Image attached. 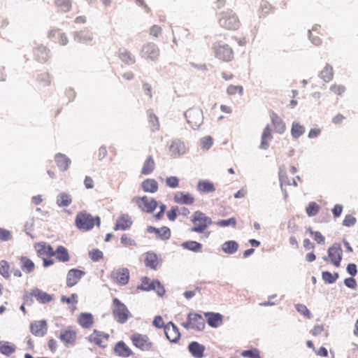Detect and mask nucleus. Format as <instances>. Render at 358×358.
<instances>
[{
	"label": "nucleus",
	"mask_w": 358,
	"mask_h": 358,
	"mask_svg": "<svg viewBox=\"0 0 358 358\" xmlns=\"http://www.w3.org/2000/svg\"><path fill=\"white\" fill-rule=\"evenodd\" d=\"M119 57L126 64L130 65L135 63V57L126 49L120 50Z\"/></svg>",
	"instance_id": "40"
},
{
	"label": "nucleus",
	"mask_w": 358,
	"mask_h": 358,
	"mask_svg": "<svg viewBox=\"0 0 358 358\" xmlns=\"http://www.w3.org/2000/svg\"><path fill=\"white\" fill-rule=\"evenodd\" d=\"M85 274V271L79 269L69 270L66 275V286L69 287L75 286Z\"/></svg>",
	"instance_id": "16"
},
{
	"label": "nucleus",
	"mask_w": 358,
	"mask_h": 358,
	"mask_svg": "<svg viewBox=\"0 0 358 358\" xmlns=\"http://www.w3.org/2000/svg\"><path fill=\"white\" fill-rule=\"evenodd\" d=\"M144 264L147 268L157 270L161 264V260L155 253L148 252L144 254Z\"/></svg>",
	"instance_id": "17"
},
{
	"label": "nucleus",
	"mask_w": 358,
	"mask_h": 358,
	"mask_svg": "<svg viewBox=\"0 0 358 358\" xmlns=\"http://www.w3.org/2000/svg\"><path fill=\"white\" fill-rule=\"evenodd\" d=\"M134 201L142 211L145 213H152L158 206L155 199L147 196L136 197Z\"/></svg>",
	"instance_id": "10"
},
{
	"label": "nucleus",
	"mask_w": 358,
	"mask_h": 358,
	"mask_svg": "<svg viewBox=\"0 0 358 358\" xmlns=\"http://www.w3.org/2000/svg\"><path fill=\"white\" fill-rule=\"evenodd\" d=\"M31 332L36 336H43L46 331V322L45 321H36L31 324Z\"/></svg>",
	"instance_id": "27"
},
{
	"label": "nucleus",
	"mask_w": 358,
	"mask_h": 358,
	"mask_svg": "<svg viewBox=\"0 0 358 358\" xmlns=\"http://www.w3.org/2000/svg\"><path fill=\"white\" fill-rule=\"evenodd\" d=\"M338 275L337 273H335L332 275L329 271H324L322 273V278L324 281L328 282L329 283H333L338 278Z\"/></svg>",
	"instance_id": "61"
},
{
	"label": "nucleus",
	"mask_w": 358,
	"mask_h": 358,
	"mask_svg": "<svg viewBox=\"0 0 358 358\" xmlns=\"http://www.w3.org/2000/svg\"><path fill=\"white\" fill-rule=\"evenodd\" d=\"M207 322L211 327H218L222 323L223 317L220 313H205Z\"/></svg>",
	"instance_id": "26"
},
{
	"label": "nucleus",
	"mask_w": 358,
	"mask_h": 358,
	"mask_svg": "<svg viewBox=\"0 0 358 358\" xmlns=\"http://www.w3.org/2000/svg\"><path fill=\"white\" fill-rule=\"evenodd\" d=\"M213 141L210 136H206L201 141V147L202 149L208 150L213 145Z\"/></svg>",
	"instance_id": "64"
},
{
	"label": "nucleus",
	"mask_w": 358,
	"mask_h": 358,
	"mask_svg": "<svg viewBox=\"0 0 358 358\" xmlns=\"http://www.w3.org/2000/svg\"><path fill=\"white\" fill-rule=\"evenodd\" d=\"M217 58L224 62L231 61L234 57V52L229 45L221 41L216 42L212 48Z\"/></svg>",
	"instance_id": "5"
},
{
	"label": "nucleus",
	"mask_w": 358,
	"mask_h": 358,
	"mask_svg": "<svg viewBox=\"0 0 358 358\" xmlns=\"http://www.w3.org/2000/svg\"><path fill=\"white\" fill-rule=\"evenodd\" d=\"M320 76L325 82H329L334 77V70L332 66L327 64L322 70Z\"/></svg>",
	"instance_id": "48"
},
{
	"label": "nucleus",
	"mask_w": 358,
	"mask_h": 358,
	"mask_svg": "<svg viewBox=\"0 0 358 358\" xmlns=\"http://www.w3.org/2000/svg\"><path fill=\"white\" fill-rule=\"evenodd\" d=\"M100 224L101 219L99 216H92L86 210L78 213L75 218V225L79 230L83 231H90L94 226L99 227Z\"/></svg>",
	"instance_id": "1"
},
{
	"label": "nucleus",
	"mask_w": 358,
	"mask_h": 358,
	"mask_svg": "<svg viewBox=\"0 0 358 358\" xmlns=\"http://www.w3.org/2000/svg\"><path fill=\"white\" fill-rule=\"evenodd\" d=\"M157 235L162 240H167L171 237V230L167 227H162L159 229Z\"/></svg>",
	"instance_id": "57"
},
{
	"label": "nucleus",
	"mask_w": 358,
	"mask_h": 358,
	"mask_svg": "<svg viewBox=\"0 0 358 358\" xmlns=\"http://www.w3.org/2000/svg\"><path fill=\"white\" fill-rule=\"evenodd\" d=\"M120 241L122 245L124 247H134L136 245L135 240L127 234L122 235Z\"/></svg>",
	"instance_id": "51"
},
{
	"label": "nucleus",
	"mask_w": 358,
	"mask_h": 358,
	"mask_svg": "<svg viewBox=\"0 0 358 358\" xmlns=\"http://www.w3.org/2000/svg\"><path fill=\"white\" fill-rule=\"evenodd\" d=\"M34 248L36 250V254L38 257H43L44 256H54L53 248L50 245H47L44 242L35 244Z\"/></svg>",
	"instance_id": "21"
},
{
	"label": "nucleus",
	"mask_w": 358,
	"mask_h": 358,
	"mask_svg": "<svg viewBox=\"0 0 358 358\" xmlns=\"http://www.w3.org/2000/svg\"><path fill=\"white\" fill-rule=\"evenodd\" d=\"M115 354L121 357H129L133 355L131 349L124 341H118L114 347Z\"/></svg>",
	"instance_id": "20"
},
{
	"label": "nucleus",
	"mask_w": 358,
	"mask_h": 358,
	"mask_svg": "<svg viewBox=\"0 0 358 358\" xmlns=\"http://www.w3.org/2000/svg\"><path fill=\"white\" fill-rule=\"evenodd\" d=\"M55 160L57 166L62 171H66L71 164L70 159L62 153L57 154Z\"/></svg>",
	"instance_id": "29"
},
{
	"label": "nucleus",
	"mask_w": 358,
	"mask_h": 358,
	"mask_svg": "<svg viewBox=\"0 0 358 358\" xmlns=\"http://www.w3.org/2000/svg\"><path fill=\"white\" fill-rule=\"evenodd\" d=\"M130 339L133 345L143 351H149L152 348V343L147 335L139 333L133 334Z\"/></svg>",
	"instance_id": "9"
},
{
	"label": "nucleus",
	"mask_w": 358,
	"mask_h": 358,
	"mask_svg": "<svg viewBox=\"0 0 358 358\" xmlns=\"http://www.w3.org/2000/svg\"><path fill=\"white\" fill-rule=\"evenodd\" d=\"M197 189L201 193H210L215 190L214 184L208 180H200L197 184Z\"/></svg>",
	"instance_id": "38"
},
{
	"label": "nucleus",
	"mask_w": 358,
	"mask_h": 358,
	"mask_svg": "<svg viewBox=\"0 0 358 358\" xmlns=\"http://www.w3.org/2000/svg\"><path fill=\"white\" fill-rule=\"evenodd\" d=\"M155 168V163L152 156H149L144 162L141 173L143 175H149L153 172Z\"/></svg>",
	"instance_id": "37"
},
{
	"label": "nucleus",
	"mask_w": 358,
	"mask_h": 358,
	"mask_svg": "<svg viewBox=\"0 0 358 358\" xmlns=\"http://www.w3.org/2000/svg\"><path fill=\"white\" fill-rule=\"evenodd\" d=\"M273 138L271 134V129L269 125H267L263 131L262 134V141L260 148L266 150L269 146V141Z\"/></svg>",
	"instance_id": "34"
},
{
	"label": "nucleus",
	"mask_w": 358,
	"mask_h": 358,
	"mask_svg": "<svg viewBox=\"0 0 358 358\" xmlns=\"http://www.w3.org/2000/svg\"><path fill=\"white\" fill-rule=\"evenodd\" d=\"M131 224L132 220L131 217L128 215L124 214L117 217L114 230H126L129 229Z\"/></svg>",
	"instance_id": "22"
},
{
	"label": "nucleus",
	"mask_w": 358,
	"mask_h": 358,
	"mask_svg": "<svg viewBox=\"0 0 358 358\" xmlns=\"http://www.w3.org/2000/svg\"><path fill=\"white\" fill-rule=\"evenodd\" d=\"M89 257L93 262H97L103 257V254L99 249H93L89 252Z\"/></svg>",
	"instance_id": "56"
},
{
	"label": "nucleus",
	"mask_w": 358,
	"mask_h": 358,
	"mask_svg": "<svg viewBox=\"0 0 358 358\" xmlns=\"http://www.w3.org/2000/svg\"><path fill=\"white\" fill-rule=\"evenodd\" d=\"M21 269L26 273H31L35 269V264L34 262L26 256L19 257Z\"/></svg>",
	"instance_id": "28"
},
{
	"label": "nucleus",
	"mask_w": 358,
	"mask_h": 358,
	"mask_svg": "<svg viewBox=\"0 0 358 358\" xmlns=\"http://www.w3.org/2000/svg\"><path fill=\"white\" fill-rule=\"evenodd\" d=\"M53 253L59 262H67L70 260L68 250L62 245L57 247L56 250L53 251Z\"/></svg>",
	"instance_id": "36"
},
{
	"label": "nucleus",
	"mask_w": 358,
	"mask_h": 358,
	"mask_svg": "<svg viewBox=\"0 0 358 358\" xmlns=\"http://www.w3.org/2000/svg\"><path fill=\"white\" fill-rule=\"evenodd\" d=\"M219 24L227 30L235 31L241 26L238 15L231 10H227L220 13Z\"/></svg>",
	"instance_id": "2"
},
{
	"label": "nucleus",
	"mask_w": 358,
	"mask_h": 358,
	"mask_svg": "<svg viewBox=\"0 0 358 358\" xmlns=\"http://www.w3.org/2000/svg\"><path fill=\"white\" fill-rule=\"evenodd\" d=\"M185 118L189 125L193 128H198L203 123V111L198 108H191L185 113Z\"/></svg>",
	"instance_id": "7"
},
{
	"label": "nucleus",
	"mask_w": 358,
	"mask_h": 358,
	"mask_svg": "<svg viewBox=\"0 0 358 358\" xmlns=\"http://www.w3.org/2000/svg\"><path fill=\"white\" fill-rule=\"evenodd\" d=\"M31 295L36 298L38 302L42 303H48L52 299L51 295L37 288L31 290Z\"/></svg>",
	"instance_id": "30"
},
{
	"label": "nucleus",
	"mask_w": 358,
	"mask_h": 358,
	"mask_svg": "<svg viewBox=\"0 0 358 358\" xmlns=\"http://www.w3.org/2000/svg\"><path fill=\"white\" fill-rule=\"evenodd\" d=\"M113 315L114 319L120 324L125 323L131 316L127 306L117 298L113 300Z\"/></svg>",
	"instance_id": "4"
},
{
	"label": "nucleus",
	"mask_w": 358,
	"mask_h": 358,
	"mask_svg": "<svg viewBox=\"0 0 358 358\" xmlns=\"http://www.w3.org/2000/svg\"><path fill=\"white\" fill-rule=\"evenodd\" d=\"M330 90L336 95H342L345 91V86L339 84H334L330 87Z\"/></svg>",
	"instance_id": "63"
},
{
	"label": "nucleus",
	"mask_w": 358,
	"mask_h": 358,
	"mask_svg": "<svg viewBox=\"0 0 358 358\" xmlns=\"http://www.w3.org/2000/svg\"><path fill=\"white\" fill-rule=\"evenodd\" d=\"M164 333L166 338L173 343L177 342L180 337V334L178 327L171 322H169L164 327Z\"/></svg>",
	"instance_id": "18"
},
{
	"label": "nucleus",
	"mask_w": 358,
	"mask_h": 358,
	"mask_svg": "<svg viewBox=\"0 0 358 358\" xmlns=\"http://www.w3.org/2000/svg\"><path fill=\"white\" fill-rule=\"evenodd\" d=\"M141 187L145 192L155 193L159 189L157 182L152 178H148L141 183Z\"/></svg>",
	"instance_id": "31"
},
{
	"label": "nucleus",
	"mask_w": 358,
	"mask_h": 358,
	"mask_svg": "<svg viewBox=\"0 0 358 358\" xmlns=\"http://www.w3.org/2000/svg\"><path fill=\"white\" fill-rule=\"evenodd\" d=\"M166 185L171 188H176L179 185V179L176 176H170L166 178Z\"/></svg>",
	"instance_id": "62"
},
{
	"label": "nucleus",
	"mask_w": 358,
	"mask_h": 358,
	"mask_svg": "<svg viewBox=\"0 0 358 358\" xmlns=\"http://www.w3.org/2000/svg\"><path fill=\"white\" fill-rule=\"evenodd\" d=\"M75 38L80 43H87L92 40V34L89 31L83 30L76 33Z\"/></svg>",
	"instance_id": "42"
},
{
	"label": "nucleus",
	"mask_w": 358,
	"mask_h": 358,
	"mask_svg": "<svg viewBox=\"0 0 358 358\" xmlns=\"http://www.w3.org/2000/svg\"><path fill=\"white\" fill-rule=\"evenodd\" d=\"M295 308L296 310L303 316H304L306 318H310L311 314L310 310L308 309V308L303 305V304H296L295 306Z\"/></svg>",
	"instance_id": "58"
},
{
	"label": "nucleus",
	"mask_w": 358,
	"mask_h": 358,
	"mask_svg": "<svg viewBox=\"0 0 358 358\" xmlns=\"http://www.w3.org/2000/svg\"><path fill=\"white\" fill-rule=\"evenodd\" d=\"M188 349L191 354L196 358H201L205 351V347L196 341L190 343Z\"/></svg>",
	"instance_id": "32"
},
{
	"label": "nucleus",
	"mask_w": 358,
	"mask_h": 358,
	"mask_svg": "<svg viewBox=\"0 0 358 358\" xmlns=\"http://www.w3.org/2000/svg\"><path fill=\"white\" fill-rule=\"evenodd\" d=\"M59 338L65 345H74L76 342L77 331L73 327H67L62 330Z\"/></svg>",
	"instance_id": "12"
},
{
	"label": "nucleus",
	"mask_w": 358,
	"mask_h": 358,
	"mask_svg": "<svg viewBox=\"0 0 358 358\" xmlns=\"http://www.w3.org/2000/svg\"><path fill=\"white\" fill-rule=\"evenodd\" d=\"M320 206L315 202H310L306 208V213L308 216L312 217L317 214L320 210Z\"/></svg>",
	"instance_id": "50"
},
{
	"label": "nucleus",
	"mask_w": 358,
	"mask_h": 358,
	"mask_svg": "<svg viewBox=\"0 0 358 358\" xmlns=\"http://www.w3.org/2000/svg\"><path fill=\"white\" fill-rule=\"evenodd\" d=\"M38 81L43 86H48L50 84V75L48 73H43L38 75Z\"/></svg>",
	"instance_id": "60"
},
{
	"label": "nucleus",
	"mask_w": 358,
	"mask_h": 358,
	"mask_svg": "<svg viewBox=\"0 0 358 358\" xmlns=\"http://www.w3.org/2000/svg\"><path fill=\"white\" fill-rule=\"evenodd\" d=\"M15 351V347L7 341H0V352L6 356H9Z\"/></svg>",
	"instance_id": "44"
},
{
	"label": "nucleus",
	"mask_w": 358,
	"mask_h": 358,
	"mask_svg": "<svg viewBox=\"0 0 358 358\" xmlns=\"http://www.w3.org/2000/svg\"><path fill=\"white\" fill-rule=\"evenodd\" d=\"M192 224L191 231L201 234L212 224L210 217L206 216L203 213L195 211L190 217Z\"/></svg>",
	"instance_id": "3"
},
{
	"label": "nucleus",
	"mask_w": 358,
	"mask_h": 358,
	"mask_svg": "<svg viewBox=\"0 0 358 358\" xmlns=\"http://www.w3.org/2000/svg\"><path fill=\"white\" fill-rule=\"evenodd\" d=\"M328 257L332 264L338 267L342 259V249L338 244H334L331 246L328 250Z\"/></svg>",
	"instance_id": "15"
},
{
	"label": "nucleus",
	"mask_w": 358,
	"mask_h": 358,
	"mask_svg": "<svg viewBox=\"0 0 358 358\" xmlns=\"http://www.w3.org/2000/svg\"><path fill=\"white\" fill-rule=\"evenodd\" d=\"M182 248L194 252H199L202 250V245L196 241H189L181 244Z\"/></svg>",
	"instance_id": "41"
},
{
	"label": "nucleus",
	"mask_w": 358,
	"mask_h": 358,
	"mask_svg": "<svg viewBox=\"0 0 358 358\" xmlns=\"http://www.w3.org/2000/svg\"><path fill=\"white\" fill-rule=\"evenodd\" d=\"M308 233L313 237V239L319 244L324 243L325 238L320 231H315L311 228L307 229Z\"/></svg>",
	"instance_id": "54"
},
{
	"label": "nucleus",
	"mask_w": 358,
	"mask_h": 358,
	"mask_svg": "<svg viewBox=\"0 0 358 358\" xmlns=\"http://www.w3.org/2000/svg\"><path fill=\"white\" fill-rule=\"evenodd\" d=\"M152 281L148 277H143L141 278V283L137 287V289L143 291H150L152 290Z\"/></svg>",
	"instance_id": "49"
},
{
	"label": "nucleus",
	"mask_w": 358,
	"mask_h": 358,
	"mask_svg": "<svg viewBox=\"0 0 358 358\" xmlns=\"http://www.w3.org/2000/svg\"><path fill=\"white\" fill-rule=\"evenodd\" d=\"M111 278L116 283L125 285L129 280V271L127 268H118L112 272Z\"/></svg>",
	"instance_id": "14"
},
{
	"label": "nucleus",
	"mask_w": 358,
	"mask_h": 358,
	"mask_svg": "<svg viewBox=\"0 0 358 358\" xmlns=\"http://www.w3.org/2000/svg\"><path fill=\"white\" fill-rule=\"evenodd\" d=\"M109 338V334L97 329H94L87 338L90 343L103 349L107 347Z\"/></svg>",
	"instance_id": "8"
},
{
	"label": "nucleus",
	"mask_w": 358,
	"mask_h": 358,
	"mask_svg": "<svg viewBox=\"0 0 358 358\" xmlns=\"http://www.w3.org/2000/svg\"><path fill=\"white\" fill-rule=\"evenodd\" d=\"M56 7L62 12H68L71 10L72 0H55Z\"/></svg>",
	"instance_id": "46"
},
{
	"label": "nucleus",
	"mask_w": 358,
	"mask_h": 358,
	"mask_svg": "<svg viewBox=\"0 0 358 358\" xmlns=\"http://www.w3.org/2000/svg\"><path fill=\"white\" fill-rule=\"evenodd\" d=\"M48 37L55 43H58L62 45H65L68 43L65 34L58 29L51 30L48 34Z\"/></svg>",
	"instance_id": "24"
},
{
	"label": "nucleus",
	"mask_w": 358,
	"mask_h": 358,
	"mask_svg": "<svg viewBox=\"0 0 358 358\" xmlns=\"http://www.w3.org/2000/svg\"><path fill=\"white\" fill-rule=\"evenodd\" d=\"M280 181L281 187L286 186H297V182L296 179L300 180V178L299 176H296L295 178H289L287 175V173L283 170L282 169H280L279 173Z\"/></svg>",
	"instance_id": "23"
},
{
	"label": "nucleus",
	"mask_w": 358,
	"mask_h": 358,
	"mask_svg": "<svg viewBox=\"0 0 358 358\" xmlns=\"http://www.w3.org/2000/svg\"><path fill=\"white\" fill-rule=\"evenodd\" d=\"M241 355L244 357L248 358H261L259 351L257 348L244 350L241 352Z\"/></svg>",
	"instance_id": "55"
},
{
	"label": "nucleus",
	"mask_w": 358,
	"mask_h": 358,
	"mask_svg": "<svg viewBox=\"0 0 358 358\" xmlns=\"http://www.w3.org/2000/svg\"><path fill=\"white\" fill-rule=\"evenodd\" d=\"M187 150L184 142L176 139L171 142L169 148V153L171 157L177 158L186 153Z\"/></svg>",
	"instance_id": "13"
},
{
	"label": "nucleus",
	"mask_w": 358,
	"mask_h": 358,
	"mask_svg": "<svg viewBox=\"0 0 358 358\" xmlns=\"http://www.w3.org/2000/svg\"><path fill=\"white\" fill-rule=\"evenodd\" d=\"M292 135L294 138H298L304 132V127L299 123L294 122L292 127Z\"/></svg>",
	"instance_id": "52"
},
{
	"label": "nucleus",
	"mask_w": 358,
	"mask_h": 358,
	"mask_svg": "<svg viewBox=\"0 0 358 358\" xmlns=\"http://www.w3.org/2000/svg\"><path fill=\"white\" fill-rule=\"evenodd\" d=\"M34 56L39 62H45L49 58V50L45 46H39L34 50Z\"/></svg>",
	"instance_id": "35"
},
{
	"label": "nucleus",
	"mask_w": 358,
	"mask_h": 358,
	"mask_svg": "<svg viewBox=\"0 0 358 358\" xmlns=\"http://www.w3.org/2000/svg\"><path fill=\"white\" fill-rule=\"evenodd\" d=\"M72 203L71 196L67 193H60L57 196V204L59 207H67Z\"/></svg>",
	"instance_id": "39"
},
{
	"label": "nucleus",
	"mask_w": 358,
	"mask_h": 358,
	"mask_svg": "<svg viewBox=\"0 0 358 358\" xmlns=\"http://www.w3.org/2000/svg\"><path fill=\"white\" fill-rule=\"evenodd\" d=\"M148 124L152 131H156L159 129V122L158 117L153 113L152 110L148 111Z\"/></svg>",
	"instance_id": "45"
},
{
	"label": "nucleus",
	"mask_w": 358,
	"mask_h": 358,
	"mask_svg": "<svg viewBox=\"0 0 358 358\" xmlns=\"http://www.w3.org/2000/svg\"><path fill=\"white\" fill-rule=\"evenodd\" d=\"M227 92L229 95H242L243 93V88L241 85H230L227 89Z\"/></svg>",
	"instance_id": "53"
},
{
	"label": "nucleus",
	"mask_w": 358,
	"mask_h": 358,
	"mask_svg": "<svg viewBox=\"0 0 358 358\" xmlns=\"http://www.w3.org/2000/svg\"><path fill=\"white\" fill-rule=\"evenodd\" d=\"M185 329L202 331L205 328V320L203 317L196 313H190L187 315V321L182 323Z\"/></svg>",
	"instance_id": "6"
},
{
	"label": "nucleus",
	"mask_w": 358,
	"mask_h": 358,
	"mask_svg": "<svg viewBox=\"0 0 358 358\" xmlns=\"http://www.w3.org/2000/svg\"><path fill=\"white\" fill-rule=\"evenodd\" d=\"M152 290H155L159 296H163L165 293L164 286L157 280H152Z\"/></svg>",
	"instance_id": "59"
},
{
	"label": "nucleus",
	"mask_w": 358,
	"mask_h": 358,
	"mask_svg": "<svg viewBox=\"0 0 358 358\" xmlns=\"http://www.w3.org/2000/svg\"><path fill=\"white\" fill-rule=\"evenodd\" d=\"M174 201L179 204L191 205L194 202V198L189 193L178 192L175 194Z\"/></svg>",
	"instance_id": "25"
},
{
	"label": "nucleus",
	"mask_w": 358,
	"mask_h": 358,
	"mask_svg": "<svg viewBox=\"0 0 358 358\" xmlns=\"http://www.w3.org/2000/svg\"><path fill=\"white\" fill-rule=\"evenodd\" d=\"M271 120L276 132L282 134L285 131V124L275 113L272 112L271 113Z\"/></svg>",
	"instance_id": "33"
},
{
	"label": "nucleus",
	"mask_w": 358,
	"mask_h": 358,
	"mask_svg": "<svg viewBox=\"0 0 358 358\" xmlns=\"http://www.w3.org/2000/svg\"><path fill=\"white\" fill-rule=\"evenodd\" d=\"M78 324L83 329H91L94 324V318L92 313H81L77 317Z\"/></svg>",
	"instance_id": "19"
},
{
	"label": "nucleus",
	"mask_w": 358,
	"mask_h": 358,
	"mask_svg": "<svg viewBox=\"0 0 358 358\" xmlns=\"http://www.w3.org/2000/svg\"><path fill=\"white\" fill-rule=\"evenodd\" d=\"M159 55L160 50L155 43L148 42L142 46L141 56L143 58L155 61L158 59Z\"/></svg>",
	"instance_id": "11"
},
{
	"label": "nucleus",
	"mask_w": 358,
	"mask_h": 358,
	"mask_svg": "<svg viewBox=\"0 0 358 358\" xmlns=\"http://www.w3.org/2000/svg\"><path fill=\"white\" fill-rule=\"evenodd\" d=\"M10 266L6 260L0 261V275L5 279H8L10 276Z\"/></svg>",
	"instance_id": "47"
},
{
	"label": "nucleus",
	"mask_w": 358,
	"mask_h": 358,
	"mask_svg": "<svg viewBox=\"0 0 358 358\" xmlns=\"http://www.w3.org/2000/svg\"><path fill=\"white\" fill-rule=\"evenodd\" d=\"M222 250L227 254H234L238 249V244L234 241H226L222 246Z\"/></svg>",
	"instance_id": "43"
}]
</instances>
